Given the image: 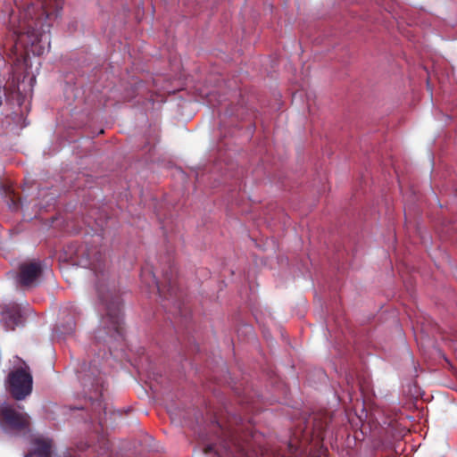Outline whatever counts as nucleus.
<instances>
[{
	"instance_id": "obj_7",
	"label": "nucleus",
	"mask_w": 457,
	"mask_h": 457,
	"mask_svg": "<svg viewBox=\"0 0 457 457\" xmlns=\"http://www.w3.org/2000/svg\"><path fill=\"white\" fill-rule=\"evenodd\" d=\"M5 96V93H4V89L0 87V105L2 104L3 103V97Z\"/></svg>"
},
{
	"instance_id": "obj_9",
	"label": "nucleus",
	"mask_w": 457,
	"mask_h": 457,
	"mask_svg": "<svg viewBox=\"0 0 457 457\" xmlns=\"http://www.w3.org/2000/svg\"><path fill=\"white\" fill-rule=\"evenodd\" d=\"M95 271H96V268L95 267V265L93 266L92 268Z\"/></svg>"
},
{
	"instance_id": "obj_2",
	"label": "nucleus",
	"mask_w": 457,
	"mask_h": 457,
	"mask_svg": "<svg viewBox=\"0 0 457 457\" xmlns=\"http://www.w3.org/2000/svg\"><path fill=\"white\" fill-rule=\"evenodd\" d=\"M19 367L12 369L5 381L7 391L16 400H23L32 392L33 379L29 366L19 357H15Z\"/></svg>"
},
{
	"instance_id": "obj_5",
	"label": "nucleus",
	"mask_w": 457,
	"mask_h": 457,
	"mask_svg": "<svg viewBox=\"0 0 457 457\" xmlns=\"http://www.w3.org/2000/svg\"><path fill=\"white\" fill-rule=\"evenodd\" d=\"M107 314L103 318V322L108 324V333L113 337L115 334L121 335L122 316L119 304H112L106 307Z\"/></svg>"
},
{
	"instance_id": "obj_4",
	"label": "nucleus",
	"mask_w": 457,
	"mask_h": 457,
	"mask_svg": "<svg viewBox=\"0 0 457 457\" xmlns=\"http://www.w3.org/2000/svg\"><path fill=\"white\" fill-rule=\"evenodd\" d=\"M41 274L39 262H33L23 263L20 266V273L17 277L18 283L22 287L34 286Z\"/></svg>"
},
{
	"instance_id": "obj_8",
	"label": "nucleus",
	"mask_w": 457,
	"mask_h": 457,
	"mask_svg": "<svg viewBox=\"0 0 457 457\" xmlns=\"http://www.w3.org/2000/svg\"><path fill=\"white\" fill-rule=\"evenodd\" d=\"M155 284H156V287H157L158 290H159V291H161V289H160V286L158 285V283H157V282H155Z\"/></svg>"
},
{
	"instance_id": "obj_3",
	"label": "nucleus",
	"mask_w": 457,
	"mask_h": 457,
	"mask_svg": "<svg viewBox=\"0 0 457 457\" xmlns=\"http://www.w3.org/2000/svg\"><path fill=\"white\" fill-rule=\"evenodd\" d=\"M0 423L13 430H23L29 426V417L22 411L21 406H14L4 403L0 406Z\"/></svg>"
},
{
	"instance_id": "obj_6",
	"label": "nucleus",
	"mask_w": 457,
	"mask_h": 457,
	"mask_svg": "<svg viewBox=\"0 0 457 457\" xmlns=\"http://www.w3.org/2000/svg\"><path fill=\"white\" fill-rule=\"evenodd\" d=\"M20 318H21L20 315L13 316V326L11 328V329H14L15 326L18 325Z\"/></svg>"
},
{
	"instance_id": "obj_1",
	"label": "nucleus",
	"mask_w": 457,
	"mask_h": 457,
	"mask_svg": "<svg viewBox=\"0 0 457 457\" xmlns=\"http://www.w3.org/2000/svg\"><path fill=\"white\" fill-rule=\"evenodd\" d=\"M63 0H30L23 6L18 0L15 5L20 10L19 17L13 16V45L8 57L16 67H31L29 55L39 56L50 45L51 20L54 13L62 7Z\"/></svg>"
}]
</instances>
